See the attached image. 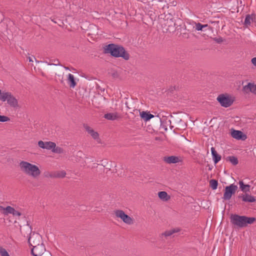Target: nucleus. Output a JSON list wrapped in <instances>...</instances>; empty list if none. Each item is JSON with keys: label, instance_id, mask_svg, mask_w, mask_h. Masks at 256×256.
<instances>
[{"label": "nucleus", "instance_id": "3", "mask_svg": "<svg viewBox=\"0 0 256 256\" xmlns=\"http://www.w3.org/2000/svg\"><path fill=\"white\" fill-rule=\"evenodd\" d=\"M19 166L23 172L33 178H36L40 174V168L35 164L22 160L20 162Z\"/></svg>", "mask_w": 256, "mask_h": 256}, {"label": "nucleus", "instance_id": "24", "mask_svg": "<svg viewBox=\"0 0 256 256\" xmlns=\"http://www.w3.org/2000/svg\"><path fill=\"white\" fill-rule=\"evenodd\" d=\"M66 175V173L64 171H60L54 172V174L50 175V177L62 178H64Z\"/></svg>", "mask_w": 256, "mask_h": 256}, {"label": "nucleus", "instance_id": "35", "mask_svg": "<svg viewBox=\"0 0 256 256\" xmlns=\"http://www.w3.org/2000/svg\"><path fill=\"white\" fill-rule=\"evenodd\" d=\"M214 40L218 44H220L223 42V38L222 37L214 38Z\"/></svg>", "mask_w": 256, "mask_h": 256}, {"label": "nucleus", "instance_id": "10", "mask_svg": "<svg viewBox=\"0 0 256 256\" xmlns=\"http://www.w3.org/2000/svg\"><path fill=\"white\" fill-rule=\"evenodd\" d=\"M84 128L90 134L91 136L98 142H100V139L99 138L98 134L95 132L92 128L88 126L87 124H84Z\"/></svg>", "mask_w": 256, "mask_h": 256}, {"label": "nucleus", "instance_id": "17", "mask_svg": "<svg viewBox=\"0 0 256 256\" xmlns=\"http://www.w3.org/2000/svg\"><path fill=\"white\" fill-rule=\"evenodd\" d=\"M244 90L246 92L250 91L256 94V84L249 82L247 85L244 86Z\"/></svg>", "mask_w": 256, "mask_h": 256}, {"label": "nucleus", "instance_id": "28", "mask_svg": "<svg viewBox=\"0 0 256 256\" xmlns=\"http://www.w3.org/2000/svg\"><path fill=\"white\" fill-rule=\"evenodd\" d=\"M210 186L211 187V188L214 190H216L218 188V182L216 180H211L210 181Z\"/></svg>", "mask_w": 256, "mask_h": 256}, {"label": "nucleus", "instance_id": "8", "mask_svg": "<svg viewBox=\"0 0 256 256\" xmlns=\"http://www.w3.org/2000/svg\"><path fill=\"white\" fill-rule=\"evenodd\" d=\"M115 214L118 218H120L124 223L128 224H132L134 223L133 219L126 214L122 210L115 211Z\"/></svg>", "mask_w": 256, "mask_h": 256}, {"label": "nucleus", "instance_id": "14", "mask_svg": "<svg viewBox=\"0 0 256 256\" xmlns=\"http://www.w3.org/2000/svg\"><path fill=\"white\" fill-rule=\"evenodd\" d=\"M164 160L167 164H176L180 162V158L176 156H165L164 158Z\"/></svg>", "mask_w": 256, "mask_h": 256}, {"label": "nucleus", "instance_id": "34", "mask_svg": "<svg viewBox=\"0 0 256 256\" xmlns=\"http://www.w3.org/2000/svg\"><path fill=\"white\" fill-rule=\"evenodd\" d=\"M181 34L184 38L188 39L190 38V34L187 32H183Z\"/></svg>", "mask_w": 256, "mask_h": 256}, {"label": "nucleus", "instance_id": "4", "mask_svg": "<svg viewBox=\"0 0 256 256\" xmlns=\"http://www.w3.org/2000/svg\"><path fill=\"white\" fill-rule=\"evenodd\" d=\"M230 222L238 228H244L248 224H252L256 220L254 217H247L246 216H240L238 214H232L230 217Z\"/></svg>", "mask_w": 256, "mask_h": 256}, {"label": "nucleus", "instance_id": "7", "mask_svg": "<svg viewBox=\"0 0 256 256\" xmlns=\"http://www.w3.org/2000/svg\"><path fill=\"white\" fill-rule=\"evenodd\" d=\"M238 189L237 186L234 184H231L225 188L222 198L224 200H229L233 194H234Z\"/></svg>", "mask_w": 256, "mask_h": 256}, {"label": "nucleus", "instance_id": "20", "mask_svg": "<svg viewBox=\"0 0 256 256\" xmlns=\"http://www.w3.org/2000/svg\"><path fill=\"white\" fill-rule=\"evenodd\" d=\"M68 82L70 88H74L76 84L73 74H69L68 77Z\"/></svg>", "mask_w": 256, "mask_h": 256}, {"label": "nucleus", "instance_id": "13", "mask_svg": "<svg viewBox=\"0 0 256 256\" xmlns=\"http://www.w3.org/2000/svg\"><path fill=\"white\" fill-rule=\"evenodd\" d=\"M256 16L254 14L246 15L244 21V25L246 27L248 28L250 26L252 23L254 22H256Z\"/></svg>", "mask_w": 256, "mask_h": 256}, {"label": "nucleus", "instance_id": "37", "mask_svg": "<svg viewBox=\"0 0 256 256\" xmlns=\"http://www.w3.org/2000/svg\"><path fill=\"white\" fill-rule=\"evenodd\" d=\"M21 213L16 210H14V212L12 213V215L14 216H21Z\"/></svg>", "mask_w": 256, "mask_h": 256}, {"label": "nucleus", "instance_id": "31", "mask_svg": "<svg viewBox=\"0 0 256 256\" xmlns=\"http://www.w3.org/2000/svg\"><path fill=\"white\" fill-rule=\"evenodd\" d=\"M10 120V118L5 116L0 115V122H6Z\"/></svg>", "mask_w": 256, "mask_h": 256}, {"label": "nucleus", "instance_id": "15", "mask_svg": "<svg viewBox=\"0 0 256 256\" xmlns=\"http://www.w3.org/2000/svg\"><path fill=\"white\" fill-rule=\"evenodd\" d=\"M212 160L214 164H216L221 160V156L218 154L214 148L212 147L210 148Z\"/></svg>", "mask_w": 256, "mask_h": 256}, {"label": "nucleus", "instance_id": "36", "mask_svg": "<svg viewBox=\"0 0 256 256\" xmlns=\"http://www.w3.org/2000/svg\"><path fill=\"white\" fill-rule=\"evenodd\" d=\"M54 64H50L48 63V65H54V66H60V62L58 60H54Z\"/></svg>", "mask_w": 256, "mask_h": 256}, {"label": "nucleus", "instance_id": "26", "mask_svg": "<svg viewBox=\"0 0 256 256\" xmlns=\"http://www.w3.org/2000/svg\"><path fill=\"white\" fill-rule=\"evenodd\" d=\"M226 160L230 162L233 165H236L238 164V160L234 156H229L226 158Z\"/></svg>", "mask_w": 256, "mask_h": 256}, {"label": "nucleus", "instance_id": "39", "mask_svg": "<svg viewBox=\"0 0 256 256\" xmlns=\"http://www.w3.org/2000/svg\"><path fill=\"white\" fill-rule=\"evenodd\" d=\"M28 60H29V62H33L32 58L31 57L28 58Z\"/></svg>", "mask_w": 256, "mask_h": 256}, {"label": "nucleus", "instance_id": "40", "mask_svg": "<svg viewBox=\"0 0 256 256\" xmlns=\"http://www.w3.org/2000/svg\"><path fill=\"white\" fill-rule=\"evenodd\" d=\"M64 68H65L66 69H68V68H66V67H64Z\"/></svg>", "mask_w": 256, "mask_h": 256}, {"label": "nucleus", "instance_id": "30", "mask_svg": "<svg viewBox=\"0 0 256 256\" xmlns=\"http://www.w3.org/2000/svg\"><path fill=\"white\" fill-rule=\"evenodd\" d=\"M0 256H10L6 250L2 246H0Z\"/></svg>", "mask_w": 256, "mask_h": 256}, {"label": "nucleus", "instance_id": "11", "mask_svg": "<svg viewBox=\"0 0 256 256\" xmlns=\"http://www.w3.org/2000/svg\"><path fill=\"white\" fill-rule=\"evenodd\" d=\"M231 136L238 140H244L246 138V136L242 132L234 129H232L231 130Z\"/></svg>", "mask_w": 256, "mask_h": 256}, {"label": "nucleus", "instance_id": "18", "mask_svg": "<svg viewBox=\"0 0 256 256\" xmlns=\"http://www.w3.org/2000/svg\"><path fill=\"white\" fill-rule=\"evenodd\" d=\"M104 118L108 120H114L120 118L118 112H110L104 115Z\"/></svg>", "mask_w": 256, "mask_h": 256}, {"label": "nucleus", "instance_id": "5", "mask_svg": "<svg viewBox=\"0 0 256 256\" xmlns=\"http://www.w3.org/2000/svg\"><path fill=\"white\" fill-rule=\"evenodd\" d=\"M0 100L3 102H6L7 104L14 108L18 107V100L10 92H3L0 90Z\"/></svg>", "mask_w": 256, "mask_h": 256}, {"label": "nucleus", "instance_id": "22", "mask_svg": "<svg viewBox=\"0 0 256 256\" xmlns=\"http://www.w3.org/2000/svg\"><path fill=\"white\" fill-rule=\"evenodd\" d=\"M158 196L160 199L164 201H167L170 198V196L168 194L167 192L164 191L158 192Z\"/></svg>", "mask_w": 256, "mask_h": 256}, {"label": "nucleus", "instance_id": "38", "mask_svg": "<svg viewBox=\"0 0 256 256\" xmlns=\"http://www.w3.org/2000/svg\"><path fill=\"white\" fill-rule=\"evenodd\" d=\"M251 62L254 66H256V57L252 58L251 60Z\"/></svg>", "mask_w": 256, "mask_h": 256}, {"label": "nucleus", "instance_id": "12", "mask_svg": "<svg viewBox=\"0 0 256 256\" xmlns=\"http://www.w3.org/2000/svg\"><path fill=\"white\" fill-rule=\"evenodd\" d=\"M38 146L42 148L50 150L55 148L56 144L52 142H44L42 140H40L38 142Z\"/></svg>", "mask_w": 256, "mask_h": 256}, {"label": "nucleus", "instance_id": "2", "mask_svg": "<svg viewBox=\"0 0 256 256\" xmlns=\"http://www.w3.org/2000/svg\"><path fill=\"white\" fill-rule=\"evenodd\" d=\"M21 232L24 237L28 238V242L30 246L34 247L42 243L40 235L38 233H32V228L28 224L24 226Z\"/></svg>", "mask_w": 256, "mask_h": 256}, {"label": "nucleus", "instance_id": "25", "mask_svg": "<svg viewBox=\"0 0 256 256\" xmlns=\"http://www.w3.org/2000/svg\"><path fill=\"white\" fill-rule=\"evenodd\" d=\"M180 231L179 228H174L172 230H169L166 231L164 233L162 234V235L164 236H172V234L176 232H178Z\"/></svg>", "mask_w": 256, "mask_h": 256}, {"label": "nucleus", "instance_id": "16", "mask_svg": "<svg viewBox=\"0 0 256 256\" xmlns=\"http://www.w3.org/2000/svg\"><path fill=\"white\" fill-rule=\"evenodd\" d=\"M239 198H241L242 200L244 202H253L256 201V200L254 196L246 194L239 196Z\"/></svg>", "mask_w": 256, "mask_h": 256}, {"label": "nucleus", "instance_id": "29", "mask_svg": "<svg viewBox=\"0 0 256 256\" xmlns=\"http://www.w3.org/2000/svg\"><path fill=\"white\" fill-rule=\"evenodd\" d=\"M208 26V24H202L200 22L196 23L195 26V28L196 30H202V28H206Z\"/></svg>", "mask_w": 256, "mask_h": 256}, {"label": "nucleus", "instance_id": "23", "mask_svg": "<svg viewBox=\"0 0 256 256\" xmlns=\"http://www.w3.org/2000/svg\"><path fill=\"white\" fill-rule=\"evenodd\" d=\"M0 208L4 210V215L12 214L14 212V208L10 206H8L6 208H3L2 206H0Z\"/></svg>", "mask_w": 256, "mask_h": 256}, {"label": "nucleus", "instance_id": "6", "mask_svg": "<svg viewBox=\"0 0 256 256\" xmlns=\"http://www.w3.org/2000/svg\"><path fill=\"white\" fill-rule=\"evenodd\" d=\"M220 106L224 108L230 106L234 102V98L228 94H220L216 98Z\"/></svg>", "mask_w": 256, "mask_h": 256}, {"label": "nucleus", "instance_id": "33", "mask_svg": "<svg viewBox=\"0 0 256 256\" xmlns=\"http://www.w3.org/2000/svg\"><path fill=\"white\" fill-rule=\"evenodd\" d=\"M167 24H168V26H174L176 25L175 22L173 20V18H171L170 20V21L168 20Z\"/></svg>", "mask_w": 256, "mask_h": 256}, {"label": "nucleus", "instance_id": "27", "mask_svg": "<svg viewBox=\"0 0 256 256\" xmlns=\"http://www.w3.org/2000/svg\"><path fill=\"white\" fill-rule=\"evenodd\" d=\"M176 124L178 128L181 130H184L186 127V124L182 120V119H180L177 122Z\"/></svg>", "mask_w": 256, "mask_h": 256}, {"label": "nucleus", "instance_id": "9", "mask_svg": "<svg viewBox=\"0 0 256 256\" xmlns=\"http://www.w3.org/2000/svg\"><path fill=\"white\" fill-rule=\"evenodd\" d=\"M46 250L45 246L42 243L32 247L31 252L34 256H42Z\"/></svg>", "mask_w": 256, "mask_h": 256}, {"label": "nucleus", "instance_id": "32", "mask_svg": "<svg viewBox=\"0 0 256 256\" xmlns=\"http://www.w3.org/2000/svg\"><path fill=\"white\" fill-rule=\"evenodd\" d=\"M52 150L53 152L58 153V154H60L62 152V149L61 148L58 147V146H57V147L56 146L55 148H52Z\"/></svg>", "mask_w": 256, "mask_h": 256}, {"label": "nucleus", "instance_id": "1", "mask_svg": "<svg viewBox=\"0 0 256 256\" xmlns=\"http://www.w3.org/2000/svg\"><path fill=\"white\" fill-rule=\"evenodd\" d=\"M104 52V54H110L114 57H121L126 60H128L130 58L129 54L126 52L124 47L114 44L106 46Z\"/></svg>", "mask_w": 256, "mask_h": 256}, {"label": "nucleus", "instance_id": "19", "mask_svg": "<svg viewBox=\"0 0 256 256\" xmlns=\"http://www.w3.org/2000/svg\"><path fill=\"white\" fill-rule=\"evenodd\" d=\"M240 188L244 192H247L250 191V185L245 184L242 180L239 181Z\"/></svg>", "mask_w": 256, "mask_h": 256}, {"label": "nucleus", "instance_id": "21", "mask_svg": "<svg viewBox=\"0 0 256 256\" xmlns=\"http://www.w3.org/2000/svg\"><path fill=\"white\" fill-rule=\"evenodd\" d=\"M140 115L141 118H143L145 121L149 120L152 118L154 117V116L152 114L144 111L140 112Z\"/></svg>", "mask_w": 256, "mask_h": 256}]
</instances>
